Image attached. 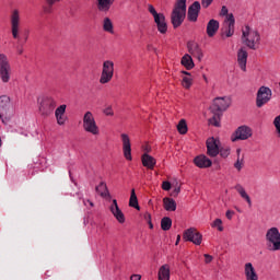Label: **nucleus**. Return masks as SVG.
<instances>
[{"mask_svg":"<svg viewBox=\"0 0 280 280\" xmlns=\"http://www.w3.org/2000/svg\"><path fill=\"white\" fill-rule=\"evenodd\" d=\"M228 220H233V215H235V212L232 210H228L225 213Z\"/></svg>","mask_w":280,"mask_h":280,"instance_id":"47","label":"nucleus"},{"mask_svg":"<svg viewBox=\"0 0 280 280\" xmlns=\"http://www.w3.org/2000/svg\"><path fill=\"white\" fill-rule=\"evenodd\" d=\"M231 106V98L229 97H217L213 101V104L210 106V110L213 115L208 121L210 126H214L215 128H220V119L222 117V113L226 110Z\"/></svg>","mask_w":280,"mask_h":280,"instance_id":"1","label":"nucleus"},{"mask_svg":"<svg viewBox=\"0 0 280 280\" xmlns=\"http://www.w3.org/2000/svg\"><path fill=\"white\" fill-rule=\"evenodd\" d=\"M211 3H213V0H201V5L205 10H207Z\"/></svg>","mask_w":280,"mask_h":280,"instance_id":"46","label":"nucleus"},{"mask_svg":"<svg viewBox=\"0 0 280 280\" xmlns=\"http://www.w3.org/2000/svg\"><path fill=\"white\" fill-rule=\"evenodd\" d=\"M272 100V90L268 86H260L256 94V106L257 108H262V106H266L268 102Z\"/></svg>","mask_w":280,"mask_h":280,"instance_id":"8","label":"nucleus"},{"mask_svg":"<svg viewBox=\"0 0 280 280\" xmlns=\"http://www.w3.org/2000/svg\"><path fill=\"white\" fill-rule=\"evenodd\" d=\"M129 207H132L133 209H137V211L141 210V207H139V199L137 198V192H135V189H131V195L129 199Z\"/></svg>","mask_w":280,"mask_h":280,"instance_id":"32","label":"nucleus"},{"mask_svg":"<svg viewBox=\"0 0 280 280\" xmlns=\"http://www.w3.org/2000/svg\"><path fill=\"white\" fill-rule=\"evenodd\" d=\"M229 14H231V13H229V9L226 8V5H223L221 8L220 16H226L228 18Z\"/></svg>","mask_w":280,"mask_h":280,"instance_id":"44","label":"nucleus"},{"mask_svg":"<svg viewBox=\"0 0 280 280\" xmlns=\"http://www.w3.org/2000/svg\"><path fill=\"white\" fill-rule=\"evenodd\" d=\"M122 141V154L127 161H132V144L130 143V137L127 133L120 135Z\"/></svg>","mask_w":280,"mask_h":280,"instance_id":"15","label":"nucleus"},{"mask_svg":"<svg viewBox=\"0 0 280 280\" xmlns=\"http://www.w3.org/2000/svg\"><path fill=\"white\" fill-rule=\"evenodd\" d=\"M177 130L179 135H187V121H185V119L179 120Z\"/></svg>","mask_w":280,"mask_h":280,"instance_id":"35","label":"nucleus"},{"mask_svg":"<svg viewBox=\"0 0 280 280\" xmlns=\"http://www.w3.org/2000/svg\"><path fill=\"white\" fill-rule=\"evenodd\" d=\"M241 152H242V149L236 150L237 159L240 158Z\"/></svg>","mask_w":280,"mask_h":280,"instance_id":"52","label":"nucleus"},{"mask_svg":"<svg viewBox=\"0 0 280 280\" xmlns=\"http://www.w3.org/2000/svg\"><path fill=\"white\" fill-rule=\"evenodd\" d=\"M194 163L197 167L205 170L207 167H211L212 162L207 155H198L194 159Z\"/></svg>","mask_w":280,"mask_h":280,"instance_id":"22","label":"nucleus"},{"mask_svg":"<svg viewBox=\"0 0 280 280\" xmlns=\"http://www.w3.org/2000/svg\"><path fill=\"white\" fill-rule=\"evenodd\" d=\"M131 280H141V275H132Z\"/></svg>","mask_w":280,"mask_h":280,"instance_id":"51","label":"nucleus"},{"mask_svg":"<svg viewBox=\"0 0 280 280\" xmlns=\"http://www.w3.org/2000/svg\"><path fill=\"white\" fill-rule=\"evenodd\" d=\"M109 211L114 215V218L119 222V224H124L126 222V215H124V212L121 209H119V205L117 203V199H113Z\"/></svg>","mask_w":280,"mask_h":280,"instance_id":"16","label":"nucleus"},{"mask_svg":"<svg viewBox=\"0 0 280 280\" xmlns=\"http://www.w3.org/2000/svg\"><path fill=\"white\" fill-rule=\"evenodd\" d=\"M219 154L223 159H226L229 156V154H231V151H229V149H222V150H219Z\"/></svg>","mask_w":280,"mask_h":280,"instance_id":"40","label":"nucleus"},{"mask_svg":"<svg viewBox=\"0 0 280 280\" xmlns=\"http://www.w3.org/2000/svg\"><path fill=\"white\" fill-rule=\"evenodd\" d=\"M162 189H164V191H170V189H172V184L170 182H163Z\"/></svg>","mask_w":280,"mask_h":280,"instance_id":"45","label":"nucleus"},{"mask_svg":"<svg viewBox=\"0 0 280 280\" xmlns=\"http://www.w3.org/2000/svg\"><path fill=\"white\" fill-rule=\"evenodd\" d=\"M248 60V51L244 48H241L237 52V62L242 71H246V62Z\"/></svg>","mask_w":280,"mask_h":280,"instance_id":"24","label":"nucleus"},{"mask_svg":"<svg viewBox=\"0 0 280 280\" xmlns=\"http://www.w3.org/2000/svg\"><path fill=\"white\" fill-rule=\"evenodd\" d=\"M221 32L222 38H224V36L225 38H231L233 34H235V16L233 13L228 14Z\"/></svg>","mask_w":280,"mask_h":280,"instance_id":"10","label":"nucleus"},{"mask_svg":"<svg viewBox=\"0 0 280 280\" xmlns=\"http://www.w3.org/2000/svg\"><path fill=\"white\" fill-rule=\"evenodd\" d=\"M266 241H267L268 250H271L272 253H277V250H280L279 228H270L269 230H267Z\"/></svg>","mask_w":280,"mask_h":280,"instance_id":"4","label":"nucleus"},{"mask_svg":"<svg viewBox=\"0 0 280 280\" xmlns=\"http://www.w3.org/2000/svg\"><path fill=\"white\" fill-rule=\"evenodd\" d=\"M250 137H253V129L248 126H241L232 135L231 141H246V139H250Z\"/></svg>","mask_w":280,"mask_h":280,"instance_id":"13","label":"nucleus"},{"mask_svg":"<svg viewBox=\"0 0 280 280\" xmlns=\"http://www.w3.org/2000/svg\"><path fill=\"white\" fill-rule=\"evenodd\" d=\"M103 30L104 32H108V34H113L115 32L110 18H105L103 20Z\"/></svg>","mask_w":280,"mask_h":280,"instance_id":"33","label":"nucleus"},{"mask_svg":"<svg viewBox=\"0 0 280 280\" xmlns=\"http://www.w3.org/2000/svg\"><path fill=\"white\" fill-rule=\"evenodd\" d=\"M12 78V66L10 65V59L5 54H0V80L4 84L10 82Z\"/></svg>","mask_w":280,"mask_h":280,"instance_id":"5","label":"nucleus"},{"mask_svg":"<svg viewBox=\"0 0 280 280\" xmlns=\"http://www.w3.org/2000/svg\"><path fill=\"white\" fill-rule=\"evenodd\" d=\"M182 73L185 75L183 77V80H182V86H184V89H191V84H192L191 73L187 71H182Z\"/></svg>","mask_w":280,"mask_h":280,"instance_id":"31","label":"nucleus"},{"mask_svg":"<svg viewBox=\"0 0 280 280\" xmlns=\"http://www.w3.org/2000/svg\"><path fill=\"white\" fill-rule=\"evenodd\" d=\"M200 2L195 1L189 8H188V14L187 19L191 23H196L198 21V15L200 14Z\"/></svg>","mask_w":280,"mask_h":280,"instance_id":"17","label":"nucleus"},{"mask_svg":"<svg viewBox=\"0 0 280 280\" xmlns=\"http://www.w3.org/2000/svg\"><path fill=\"white\" fill-rule=\"evenodd\" d=\"M96 191L100 194L102 198H110V192L108 191V186L106 183L102 182L98 186H96Z\"/></svg>","mask_w":280,"mask_h":280,"instance_id":"28","label":"nucleus"},{"mask_svg":"<svg viewBox=\"0 0 280 280\" xmlns=\"http://www.w3.org/2000/svg\"><path fill=\"white\" fill-rule=\"evenodd\" d=\"M241 40L248 49L256 51V49H259V45H261V35L257 30H253L250 26L246 25L242 30Z\"/></svg>","mask_w":280,"mask_h":280,"instance_id":"2","label":"nucleus"},{"mask_svg":"<svg viewBox=\"0 0 280 280\" xmlns=\"http://www.w3.org/2000/svg\"><path fill=\"white\" fill-rule=\"evenodd\" d=\"M144 220L145 222H148L149 229H154V224H152V214H150L149 212H145Z\"/></svg>","mask_w":280,"mask_h":280,"instance_id":"38","label":"nucleus"},{"mask_svg":"<svg viewBox=\"0 0 280 280\" xmlns=\"http://www.w3.org/2000/svg\"><path fill=\"white\" fill-rule=\"evenodd\" d=\"M207 154L209 156H218L220 154V147L218 145V140L215 138H209L207 140Z\"/></svg>","mask_w":280,"mask_h":280,"instance_id":"19","label":"nucleus"},{"mask_svg":"<svg viewBox=\"0 0 280 280\" xmlns=\"http://www.w3.org/2000/svg\"><path fill=\"white\" fill-rule=\"evenodd\" d=\"M0 100H8V97H5V96H1V97H0Z\"/></svg>","mask_w":280,"mask_h":280,"instance_id":"54","label":"nucleus"},{"mask_svg":"<svg viewBox=\"0 0 280 280\" xmlns=\"http://www.w3.org/2000/svg\"><path fill=\"white\" fill-rule=\"evenodd\" d=\"M206 264H211L213 261V256L209 254H205Z\"/></svg>","mask_w":280,"mask_h":280,"instance_id":"48","label":"nucleus"},{"mask_svg":"<svg viewBox=\"0 0 280 280\" xmlns=\"http://www.w3.org/2000/svg\"><path fill=\"white\" fill-rule=\"evenodd\" d=\"M104 115H106L107 117H113V115H115V112H113V107L109 106V107H106L104 110H103Z\"/></svg>","mask_w":280,"mask_h":280,"instance_id":"39","label":"nucleus"},{"mask_svg":"<svg viewBox=\"0 0 280 280\" xmlns=\"http://www.w3.org/2000/svg\"><path fill=\"white\" fill-rule=\"evenodd\" d=\"M161 229L162 231H170L172 229V219L170 217H164L161 220Z\"/></svg>","mask_w":280,"mask_h":280,"instance_id":"34","label":"nucleus"},{"mask_svg":"<svg viewBox=\"0 0 280 280\" xmlns=\"http://www.w3.org/2000/svg\"><path fill=\"white\" fill-rule=\"evenodd\" d=\"M212 229H218V231L222 232L224 231V226H222V219H215L211 223Z\"/></svg>","mask_w":280,"mask_h":280,"instance_id":"36","label":"nucleus"},{"mask_svg":"<svg viewBox=\"0 0 280 280\" xmlns=\"http://www.w3.org/2000/svg\"><path fill=\"white\" fill-rule=\"evenodd\" d=\"M218 30H220V22L218 20H210L206 27V33L209 36V38H213L215 34H218Z\"/></svg>","mask_w":280,"mask_h":280,"instance_id":"20","label":"nucleus"},{"mask_svg":"<svg viewBox=\"0 0 280 280\" xmlns=\"http://www.w3.org/2000/svg\"><path fill=\"white\" fill-rule=\"evenodd\" d=\"M83 205L85 207H88V209H93L95 207V205L93 203V201L89 200V199H83Z\"/></svg>","mask_w":280,"mask_h":280,"instance_id":"43","label":"nucleus"},{"mask_svg":"<svg viewBox=\"0 0 280 280\" xmlns=\"http://www.w3.org/2000/svg\"><path fill=\"white\" fill-rule=\"evenodd\" d=\"M56 108V100L51 96H45L39 105V113L44 115L45 117H49L54 113V109Z\"/></svg>","mask_w":280,"mask_h":280,"instance_id":"12","label":"nucleus"},{"mask_svg":"<svg viewBox=\"0 0 280 280\" xmlns=\"http://www.w3.org/2000/svg\"><path fill=\"white\" fill-rule=\"evenodd\" d=\"M203 80L207 82V75H203Z\"/></svg>","mask_w":280,"mask_h":280,"instance_id":"55","label":"nucleus"},{"mask_svg":"<svg viewBox=\"0 0 280 280\" xmlns=\"http://www.w3.org/2000/svg\"><path fill=\"white\" fill-rule=\"evenodd\" d=\"M141 161L143 167H147L148 170H154V166L156 165V159L148 153L142 155Z\"/></svg>","mask_w":280,"mask_h":280,"instance_id":"26","label":"nucleus"},{"mask_svg":"<svg viewBox=\"0 0 280 280\" xmlns=\"http://www.w3.org/2000/svg\"><path fill=\"white\" fill-rule=\"evenodd\" d=\"M113 75H115V63L110 60L104 61L100 83L108 84L113 80Z\"/></svg>","mask_w":280,"mask_h":280,"instance_id":"9","label":"nucleus"},{"mask_svg":"<svg viewBox=\"0 0 280 280\" xmlns=\"http://www.w3.org/2000/svg\"><path fill=\"white\" fill-rule=\"evenodd\" d=\"M148 11L154 19L158 32H160V34H167V21L165 20V14L156 12V9H154V5L152 4H149Z\"/></svg>","mask_w":280,"mask_h":280,"instance_id":"7","label":"nucleus"},{"mask_svg":"<svg viewBox=\"0 0 280 280\" xmlns=\"http://www.w3.org/2000/svg\"><path fill=\"white\" fill-rule=\"evenodd\" d=\"M56 119L59 126H65V122L67 121V118H65V116H56Z\"/></svg>","mask_w":280,"mask_h":280,"instance_id":"41","label":"nucleus"},{"mask_svg":"<svg viewBox=\"0 0 280 280\" xmlns=\"http://www.w3.org/2000/svg\"><path fill=\"white\" fill-rule=\"evenodd\" d=\"M235 191H237L238 196H241V198L243 200H245V202H247L248 207H253V200L250 199V196L248 195V192H246V188H244V186H242V184H236L234 186Z\"/></svg>","mask_w":280,"mask_h":280,"instance_id":"21","label":"nucleus"},{"mask_svg":"<svg viewBox=\"0 0 280 280\" xmlns=\"http://www.w3.org/2000/svg\"><path fill=\"white\" fill-rule=\"evenodd\" d=\"M67 112V105H60L56 110H55V117H60L65 116V113Z\"/></svg>","mask_w":280,"mask_h":280,"instance_id":"37","label":"nucleus"},{"mask_svg":"<svg viewBox=\"0 0 280 280\" xmlns=\"http://www.w3.org/2000/svg\"><path fill=\"white\" fill-rule=\"evenodd\" d=\"M165 211H176V201L172 198L165 197L163 199Z\"/></svg>","mask_w":280,"mask_h":280,"instance_id":"30","label":"nucleus"},{"mask_svg":"<svg viewBox=\"0 0 280 280\" xmlns=\"http://www.w3.org/2000/svg\"><path fill=\"white\" fill-rule=\"evenodd\" d=\"M187 16V0H177L171 13V23L174 30L180 27L185 23Z\"/></svg>","mask_w":280,"mask_h":280,"instance_id":"3","label":"nucleus"},{"mask_svg":"<svg viewBox=\"0 0 280 280\" xmlns=\"http://www.w3.org/2000/svg\"><path fill=\"white\" fill-rule=\"evenodd\" d=\"M159 280H170V265H163L158 272Z\"/></svg>","mask_w":280,"mask_h":280,"instance_id":"27","label":"nucleus"},{"mask_svg":"<svg viewBox=\"0 0 280 280\" xmlns=\"http://www.w3.org/2000/svg\"><path fill=\"white\" fill-rule=\"evenodd\" d=\"M113 3H115V0H96V8L98 12H110Z\"/></svg>","mask_w":280,"mask_h":280,"instance_id":"23","label":"nucleus"},{"mask_svg":"<svg viewBox=\"0 0 280 280\" xmlns=\"http://www.w3.org/2000/svg\"><path fill=\"white\" fill-rule=\"evenodd\" d=\"M178 242H180V235H177V240H176V246H178Z\"/></svg>","mask_w":280,"mask_h":280,"instance_id":"53","label":"nucleus"},{"mask_svg":"<svg viewBox=\"0 0 280 280\" xmlns=\"http://www.w3.org/2000/svg\"><path fill=\"white\" fill-rule=\"evenodd\" d=\"M83 130L89 135H93V137L100 135V127L95 121V116L91 112H86L83 116Z\"/></svg>","mask_w":280,"mask_h":280,"instance_id":"6","label":"nucleus"},{"mask_svg":"<svg viewBox=\"0 0 280 280\" xmlns=\"http://www.w3.org/2000/svg\"><path fill=\"white\" fill-rule=\"evenodd\" d=\"M185 242H192L196 246L202 244V234L196 230V228H190L184 232Z\"/></svg>","mask_w":280,"mask_h":280,"instance_id":"14","label":"nucleus"},{"mask_svg":"<svg viewBox=\"0 0 280 280\" xmlns=\"http://www.w3.org/2000/svg\"><path fill=\"white\" fill-rule=\"evenodd\" d=\"M245 277L246 280H259V276H257V271H255L253 262L245 264Z\"/></svg>","mask_w":280,"mask_h":280,"instance_id":"25","label":"nucleus"},{"mask_svg":"<svg viewBox=\"0 0 280 280\" xmlns=\"http://www.w3.org/2000/svg\"><path fill=\"white\" fill-rule=\"evenodd\" d=\"M16 51H18L19 56H22V54H23V46H18L16 47Z\"/></svg>","mask_w":280,"mask_h":280,"instance_id":"50","label":"nucleus"},{"mask_svg":"<svg viewBox=\"0 0 280 280\" xmlns=\"http://www.w3.org/2000/svg\"><path fill=\"white\" fill-rule=\"evenodd\" d=\"M21 32V13L19 10H13L11 13V34L15 40H19L21 36L19 35Z\"/></svg>","mask_w":280,"mask_h":280,"instance_id":"11","label":"nucleus"},{"mask_svg":"<svg viewBox=\"0 0 280 280\" xmlns=\"http://www.w3.org/2000/svg\"><path fill=\"white\" fill-rule=\"evenodd\" d=\"M187 49H188V52L190 54V56H194V58H197L199 61L202 60L205 55L202 54V49L200 48L198 43L188 42Z\"/></svg>","mask_w":280,"mask_h":280,"instance_id":"18","label":"nucleus"},{"mask_svg":"<svg viewBox=\"0 0 280 280\" xmlns=\"http://www.w3.org/2000/svg\"><path fill=\"white\" fill-rule=\"evenodd\" d=\"M182 65L188 71H190V69H194L195 65H194V59L191 58V55L189 54L184 55L182 58Z\"/></svg>","mask_w":280,"mask_h":280,"instance_id":"29","label":"nucleus"},{"mask_svg":"<svg viewBox=\"0 0 280 280\" xmlns=\"http://www.w3.org/2000/svg\"><path fill=\"white\" fill-rule=\"evenodd\" d=\"M242 161L243 160H241L240 159V156L237 158V160H236V162L234 163V167H235V170H237L238 172H241L242 171Z\"/></svg>","mask_w":280,"mask_h":280,"instance_id":"42","label":"nucleus"},{"mask_svg":"<svg viewBox=\"0 0 280 280\" xmlns=\"http://www.w3.org/2000/svg\"><path fill=\"white\" fill-rule=\"evenodd\" d=\"M178 194H180V187H176L173 192H172V196L176 197L178 196Z\"/></svg>","mask_w":280,"mask_h":280,"instance_id":"49","label":"nucleus"}]
</instances>
